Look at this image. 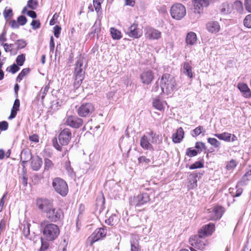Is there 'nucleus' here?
Here are the masks:
<instances>
[{"label": "nucleus", "mask_w": 251, "mask_h": 251, "mask_svg": "<svg viewBox=\"0 0 251 251\" xmlns=\"http://www.w3.org/2000/svg\"><path fill=\"white\" fill-rule=\"evenodd\" d=\"M185 7L182 4L175 3L170 8V14L172 18L176 20L182 19L186 15Z\"/></svg>", "instance_id": "nucleus-9"}, {"label": "nucleus", "mask_w": 251, "mask_h": 251, "mask_svg": "<svg viewBox=\"0 0 251 251\" xmlns=\"http://www.w3.org/2000/svg\"><path fill=\"white\" fill-rule=\"evenodd\" d=\"M72 137L71 130L68 128H64L61 130L58 135V142H57L56 139L55 141H53V147L60 151H62L61 156L63 157L68 154V150L66 148H62L63 146H67L70 142Z\"/></svg>", "instance_id": "nucleus-1"}, {"label": "nucleus", "mask_w": 251, "mask_h": 251, "mask_svg": "<svg viewBox=\"0 0 251 251\" xmlns=\"http://www.w3.org/2000/svg\"><path fill=\"white\" fill-rule=\"evenodd\" d=\"M233 5L230 4L227 2L222 3L220 8V12L223 15L230 14L233 10Z\"/></svg>", "instance_id": "nucleus-25"}, {"label": "nucleus", "mask_w": 251, "mask_h": 251, "mask_svg": "<svg viewBox=\"0 0 251 251\" xmlns=\"http://www.w3.org/2000/svg\"><path fill=\"white\" fill-rule=\"evenodd\" d=\"M207 142L215 148H219L221 145V143L217 139L214 138H208L207 139Z\"/></svg>", "instance_id": "nucleus-40"}, {"label": "nucleus", "mask_w": 251, "mask_h": 251, "mask_svg": "<svg viewBox=\"0 0 251 251\" xmlns=\"http://www.w3.org/2000/svg\"><path fill=\"white\" fill-rule=\"evenodd\" d=\"M31 25L33 29H36L41 26V23L39 20H33L31 23Z\"/></svg>", "instance_id": "nucleus-55"}, {"label": "nucleus", "mask_w": 251, "mask_h": 251, "mask_svg": "<svg viewBox=\"0 0 251 251\" xmlns=\"http://www.w3.org/2000/svg\"><path fill=\"white\" fill-rule=\"evenodd\" d=\"M20 100L18 99H16L14 101L12 109L19 111L20 108Z\"/></svg>", "instance_id": "nucleus-63"}, {"label": "nucleus", "mask_w": 251, "mask_h": 251, "mask_svg": "<svg viewBox=\"0 0 251 251\" xmlns=\"http://www.w3.org/2000/svg\"><path fill=\"white\" fill-rule=\"evenodd\" d=\"M243 24L246 27L251 28V14L248 15L245 17L243 21Z\"/></svg>", "instance_id": "nucleus-44"}, {"label": "nucleus", "mask_w": 251, "mask_h": 251, "mask_svg": "<svg viewBox=\"0 0 251 251\" xmlns=\"http://www.w3.org/2000/svg\"><path fill=\"white\" fill-rule=\"evenodd\" d=\"M237 88L244 98L246 99L251 98V90L246 83H239L237 85Z\"/></svg>", "instance_id": "nucleus-20"}, {"label": "nucleus", "mask_w": 251, "mask_h": 251, "mask_svg": "<svg viewBox=\"0 0 251 251\" xmlns=\"http://www.w3.org/2000/svg\"><path fill=\"white\" fill-rule=\"evenodd\" d=\"M198 154V151L189 148L187 149L186 151V155L189 157H192L196 156Z\"/></svg>", "instance_id": "nucleus-45"}, {"label": "nucleus", "mask_w": 251, "mask_h": 251, "mask_svg": "<svg viewBox=\"0 0 251 251\" xmlns=\"http://www.w3.org/2000/svg\"><path fill=\"white\" fill-rule=\"evenodd\" d=\"M85 68H75V83L80 84L84 78Z\"/></svg>", "instance_id": "nucleus-21"}, {"label": "nucleus", "mask_w": 251, "mask_h": 251, "mask_svg": "<svg viewBox=\"0 0 251 251\" xmlns=\"http://www.w3.org/2000/svg\"><path fill=\"white\" fill-rule=\"evenodd\" d=\"M85 60V58L83 56H82L81 54L79 55V56L77 58V61L75 64V68H85L86 65L83 67V63Z\"/></svg>", "instance_id": "nucleus-36"}, {"label": "nucleus", "mask_w": 251, "mask_h": 251, "mask_svg": "<svg viewBox=\"0 0 251 251\" xmlns=\"http://www.w3.org/2000/svg\"><path fill=\"white\" fill-rule=\"evenodd\" d=\"M205 131L204 127L202 126H199L192 131L191 135L193 137H197L201 133L204 135Z\"/></svg>", "instance_id": "nucleus-34"}, {"label": "nucleus", "mask_w": 251, "mask_h": 251, "mask_svg": "<svg viewBox=\"0 0 251 251\" xmlns=\"http://www.w3.org/2000/svg\"><path fill=\"white\" fill-rule=\"evenodd\" d=\"M110 32L113 39L119 40L122 38L121 32L118 29L111 27L110 28Z\"/></svg>", "instance_id": "nucleus-37"}, {"label": "nucleus", "mask_w": 251, "mask_h": 251, "mask_svg": "<svg viewBox=\"0 0 251 251\" xmlns=\"http://www.w3.org/2000/svg\"><path fill=\"white\" fill-rule=\"evenodd\" d=\"M224 211L225 210L223 206L220 205H216L214 206L212 211L213 215L211 220H217L220 219L224 214Z\"/></svg>", "instance_id": "nucleus-23"}, {"label": "nucleus", "mask_w": 251, "mask_h": 251, "mask_svg": "<svg viewBox=\"0 0 251 251\" xmlns=\"http://www.w3.org/2000/svg\"><path fill=\"white\" fill-rule=\"evenodd\" d=\"M40 226L44 239L48 241L56 240L60 234L59 226L53 223H49L44 220L41 222Z\"/></svg>", "instance_id": "nucleus-2"}, {"label": "nucleus", "mask_w": 251, "mask_h": 251, "mask_svg": "<svg viewBox=\"0 0 251 251\" xmlns=\"http://www.w3.org/2000/svg\"><path fill=\"white\" fill-rule=\"evenodd\" d=\"M194 9L195 13L201 14L203 12V8L210 4L209 0H194Z\"/></svg>", "instance_id": "nucleus-17"}, {"label": "nucleus", "mask_w": 251, "mask_h": 251, "mask_svg": "<svg viewBox=\"0 0 251 251\" xmlns=\"http://www.w3.org/2000/svg\"><path fill=\"white\" fill-rule=\"evenodd\" d=\"M17 22L19 25H24L26 24L27 19L25 16L21 15L17 18Z\"/></svg>", "instance_id": "nucleus-52"}, {"label": "nucleus", "mask_w": 251, "mask_h": 251, "mask_svg": "<svg viewBox=\"0 0 251 251\" xmlns=\"http://www.w3.org/2000/svg\"><path fill=\"white\" fill-rule=\"evenodd\" d=\"M195 148L198 150V152H201L202 150L206 149L205 143L202 142H197L195 144Z\"/></svg>", "instance_id": "nucleus-49"}, {"label": "nucleus", "mask_w": 251, "mask_h": 251, "mask_svg": "<svg viewBox=\"0 0 251 251\" xmlns=\"http://www.w3.org/2000/svg\"><path fill=\"white\" fill-rule=\"evenodd\" d=\"M16 44L17 45V49H21L24 48L26 45V42L23 40H18L16 42Z\"/></svg>", "instance_id": "nucleus-53"}, {"label": "nucleus", "mask_w": 251, "mask_h": 251, "mask_svg": "<svg viewBox=\"0 0 251 251\" xmlns=\"http://www.w3.org/2000/svg\"><path fill=\"white\" fill-rule=\"evenodd\" d=\"M215 230V225L213 223H209L201 226L198 230V234L205 238L206 237L211 236Z\"/></svg>", "instance_id": "nucleus-16"}, {"label": "nucleus", "mask_w": 251, "mask_h": 251, "mask_svg": "<svg viewBox=\"0 0 251 251\" xmlns=\"http://www.w3.org/2000/svg\"><path fill=\"white\" fill-rule=\"evenodd\" d=\"M52 185L55 191L63 197L66 196L69 191L66 182L60 177H55L52 180Z\"/></svg>", "instance_id": "nucleus-7"}, {"label": "nucleus", "mask_w": 251, "mask_h": 251, "mask_svg": "<svg viewBox=\"0 0 251 251\" xmlns=\"http://www.w3.org/2000/svg\"><path fill=\"white\" fill-rule=\"evenodd\" d=\"M42 165V158L38 156L33 157L31 162V167L34 171L39 170Z\"/></svg>", "instance_id": "nucleus-26"}, {"label": "nucleus", "mask_w": 251, "mask_h": 251, "mask_svg": "<svg viewBox=\"0 0 251 251\" xmlns=\"http://www.w3.org/2000/svg\"><path fill=\"white\" fill-rule=\"evenodd\" d=\"M61 28L58 25H55L53 28L54 35L56 38H59Z\"/></svg>", "instance_id": "nucleus-56"}, {"label": "nucleus", "mask_w": 251, "mask_h": 251, "mask_svg": "<svg viewBox=\"0 0 251 251\" xmlns=\"http://www.w3.org/2000/svg\"><path fill=\"white\" fill-rule=\"evenodd\" d=\"M145 31V36L149 40H157L161 38V32L152 27H147Z\"/></svg>", "instance_id": "nucleus-15"}, {"label": "nucleus", "mask_w": 251, "mask_h": 251, "mask_svg": "<svg viewBox=\"0 0 251 251\" xmlns=\"http://www.w3.org/2000/svg\"><path fill=\"white\" fill-rule=\"evenodd\" d=\"M30 69L28 68H24L17 76V81L20 82L24 77L26 76L30 72Z\"/></svg>", "instance_id": "nucleus-35"}, {"label": "nucleus", "mask_w": 251, "mask_h": 251, "mask_svg": "<svg viewBox=\"0 0 251 251\" xmlns=\"http://www.w3.org/2000/svg\"><path fill=\"white\" fill-rule=\"evenodd\" d=\"M150 201V194L147 192H143L130 197L129 203L131 206L139 207L149 203Z\"/></svg>", "instance_id": "nucleus-5"}, {"label": "nucleus", "mask_w": 251, "mask_h": 251, "mask_svg": "<svg viewBox=\"0 0 251 251\" xmlns=\"http://www.w3.org/2000/svg\"><path fill=\"white\" fill-rule=\"evenodd\" d=\"M197 39L196 34L193 32H190L187 34L186 42L187 44L192 46L196 43Z\"/></svg>", "instance_id": "nucleus-28"}, {"label": "nucleus", "mask_w": 251, "mask_h": 251, "mask_svg": "<svg viewBox=\"0 0 251 251\" xmlns=\"http://www.w3.org/2000/svg\"><path fill=\"white\" fill-rule=\"evenodd\" d=\"M95 110L94 105L91 102L82 104L77 109V113L80 117L89 116Z\"/></svg>", "instance_id": "nucleus-11"}, {"label": "nucleus", "mask_w": 251, "mask_h": 251, "mask_svg": "<svg viewBox=\"0 0 251 251\" xmlns=\"http://www.w3.org/2000/svg\"><path fill=\"white\" fill-rule=\"evenodd\" d=\"M152 144H160L162 143V139L159 134L152 130H151L141 137L140 141L141 147L146 150H153Z\"/></svg>", "instance_id": "nucleus-3"}, {"label": "nucleus", "mask_w": 251, "mask_h": 251, "mask_svg": "<svg viewBox=\"0 0 251 251\" xmlns=\"http://www.w3.org/2000/svg\"><path fill=\"white\" fill-rule=\"evenodd\" d=\"M183 73L190 78H193V73L191 66V61L184 62L183 64Z\"/></svg>", "instance_id": "nucleus-27"}, {"label": "nucleus", "mask_w": 251, "mask_h": 251, "mask_svg": "<svg viewBox=\"0 0 251 251\" xmlns=\"http://www.w3.org/2000/svg\"><path fill=\"white\" fill-rule=\"evenodd\" d=\"M25 61V56L24 54L19 55L16 58L17 65L19 66H23Z\"/></svg>", "instance_id": "nucleus-41"}, {"label": "nucleus", "mask_w": 251, "mask_h": 251, "mask_svg": "<svg viewBox=\"0 0 251 251\" xmlns=\"http://www.w3.org/2000/svg\"><path fill=\"white\" fill-rule=\"evenodd\" d=\"M101 28L100 24L96 22L92 27V31L89 33V35L91 37H94L96 35L98 37V34L100 32Z\"/></svg>", "instance_id": "nucleus-31"}, {"label": "nucleus", "mask_w": 251, "mask_h": 251, "mask_svg": "<svg viewBox=\"0 0 251 251\" xmlns=\"http://www.w3.org/2000/svg\"><path fill=\"white\" fill-rule=\"evenodd\" d=\"M191 179L189 180L190 185H188L190 189H194L197 186V174H191L190 175Z\"/></svg>", "instance_id": "nucleus-32"}, {"label": "nucleus", "mask_w": 251, "mask_h": 251, "mask_svg": "<svg viewBox=\"0 0 251 251\" xmlns=\"http://www.w3.org/2000/svg\"><path fill=\"white\" fill-rule=\"evenodd\" d=\"M46 217L50 222L55 223L63 220L64 214L62 209L54 207L53 205L46 212Z\"/></svg>", "instance_id": "nucleus-6"}, {"label": "nucleus", "mask_w": 251, "mask_h": 251, "mask_svg": "<svg viewBox=\"0 0 251 251\" xmlns=\"http://www.w3.org/2000/svg\"><path fill=\"white\" fill-rule=\"evenodd\" d=\"M140 78L142 83L145 85L150 84L154 78V74L150 69L145 70L140 75Z\"/></svg>", "instance_id": "nucleus-14"}, {"label": "nucleus", "mask_w": 251, "mask_h": 251, "mask_svg": "<svg viewBox=\"0 0 251 251\" xmlns=\"http://www.w3.org/2000/svg\"><path fill=\"white\" fill-rule=\"evenodd\" d=\"M49 243L48 242V241H41V246L40 248L39 251H45L49 248Z\"/></svg>", "instance_id": "nucleus-50"}, {"label": "nucleus", "mask_w": 251, "mask_h": 251, "mask_svg": "<svg viewBox=\"0 0 251 251\" xmlns=\"http://www.w3.org/2000/svg\"><path fill=\"white\" fill-rule=\"evenodd\" d=\"M29 140L31 142L37 143L39 142V136L37 134H33L29 136Z\"/></svg>", "instance_id": "nucleus-54"}, {"label": "nucleus", "mask_w": 251, "mask_h": 251, "mask_svg": "<svg viewBox=\"0 0 251 251\" xmlns=\"http://www.w3.org/2000/svg\"><path fill=\"white\" fill-rule=\"evenodd\" d=\"M65 124L73 128H78L83 125V120L77 116L71 115L66 118Z\"/></svg>", "instance_id": "nucleus-13"}, {"label": "nucleus", "mask_w": 251, "mask_h": 251, "mask_svg": "<svg viewBox=\"0 0 251 251\" xmlns=\"http://www.w3.org/2000/svg\"><path fill=\"white\" fill-rule=\"evenodd\" d=\"M23 232L24 236L25 237H27L29 235V225L28 224L26 226L24 225Z\"/></svg>", "instance_id": "nucleus-59"}, {"label": "nucleus", "mask_w": 251, "mask_h": 251, "mask_svg": "<svg viewBox=\"0 0 251 251\" xmlns=\"http://www.w3.org/2000/svg\"><path fill=\"white\" fill-rule=\"evenodd\" d=\"M126 34L130 37L137 39L142 35V31L141 29L138 27V24L134 23L128 28V30Z\"/></svg>", "instance_id": "nucleus-18"}, {"label": "nucleus", "mask_w": 251, "mask_h": 251, "mask_svg": "<svg viewBox=\"0 0 251 251\" xmlns=\"http://www.w3.org/2000/svg\"><path fill=\"white\" fill-rule=\"evenodd\" d=\"M44 162L45 170H49L50 169H51L53 168L54 164L50 159L46 158L44 159Z\"/></svg>", "instance_id": "nucleus-42"}, {"label": "nucleus", "mask_w": 251, "mask_h": 251, "mask_svg": "<svg viewBox=\"0 0 251 251\" xmlns=\"http://www.w3.org/2000/svg\"><path fill=\"white\" fill-rule=\"evenodd\" d=\"M244 5L246 9L249 12L251 13V0H245Z\"/></svg>", "instance_id": "nucleus-60"}, {"label": "nucleus", "mask_w": 251, "mask_h": 251, "mask_svg": "<svg viewBox=\"0 0 251 251\" xmlns=\"http://www.w3.org/2000/svg\"><path fill=\"white\" fill-rule=\"evenodd\" d=\"M184 137V131L182 127L177 128L176 132L172 135V140L175 143H180Z\"/></svg>", "instance_id": "nucleus-22"}, {"label": "nucleus", "mask_w": 251, "mask_h": 251, "mask_svg": "<svg viewBox=\"0 0 251 251\" xmlns=\"http://www.w3.org/2000/svg\"><path fill=\"white\" fill-rule=\"evenodd\" d=\"M229 192L233 197H237L241 195L243 192V189L241 188H238L237 185L235 189L230 188L229 189Z\"/></svg>", "instance_id": "nucleus-33"}, {"label": "nucleus", "mask_w": 251, "mask_h": 251, "mask_svg": "<svg viewBox=\"0 0 251 251\" xmlns=\"http://www.w3.org/2000/svg\"><path fill=\"white\" fill-rule=\"evenodd\" d=\"M238 164V162L233 159H232L229 161L227 162L226 166V169L227 170H232L236 168Z\"/></svg>", "instance_id": "nucleus-38"}, {"label": "nucleus", "mask_w": 251, "mask_h": 251, "mask_svg": "<svg viewBox=\"0 0 251 251\" xmlns=\"http://www.w3.org/2000/svg\"><path fill=\"white\" fill-rule=\"evenodd\" d=\"M37 0H29L27 6L31 9H35L38 6Z\"/></svg>", "instance_id": "nucleus-46"}, {"label": "nucleus", "mask_w": 251, "mask_h": 251, "mask_svg": "<svg viewBox=\"0 0 251 251\" xmlns=\"http://www.w3.org/2000/svg\"><path fill=\"white\" fill-rule=\"evenodd\" d=\"M176 86L177 83L174 76L168 73L162 75L160 78V86L163 93L171 94Z\"/></svg>", "instance_id": "nucleus-4"}, {"label": "nucleus", "mask_w": 251, "mask_h": 251, "mask_svg": "<svg viewBox=\"0 0 251 251\" xmlns=\"http://www.w3.org/2000/svg\"><path fill=\"white\" fill-rule=\"evenodd\" d=\"M20 70L19 66L16 64L8 67L6 69V71L10 72L12 74H15Z\"/></svg>", "instance_id": "nucleus-43"}, {"label": "nucleus", "mask_w": 251, "mask_h": 251, "mask_svg": "<svg viewBox=\"0 0 251 251\" xmlns=\"http://www.w3.org/2000/svg\"><path fill=\"white\" fill-rule=\"evenodd\" d=\"M189 243L192 247L203 251L208 242L205 238L198 234L191 236L189 239Z\"/></svg>", "instance_id": "nucleus-8"}, {"label": "nucleus", "mask_w": 251, "mask_h": 251, "mask_svg": "<svg viewBox=\"0 0 251 251\" xmlns=\"http://www.w3.org/2000/svg\"><path fill=\"white\" fill-rule=\"evenodd\" d=\"M106 233V227L98 228L87 238V243L90 246L92 247L95 242L105 237Z\"/></svg>", "instance_id": "nucleus-10"}, {"label": "nucleus", "mask_w": 251, "mask_h": 251, "mask_svg": "<svg viewBox=\"0 0 251 251\" xmlns=\"http://www.w3.org/2000/svg\"><path fill=\"white\" fill-rule=\"evenodd\" d=\"M206 28L209 32L216 33L219 31L220 26L217 22L210 21L206 24Z\"/></svg>", "instance_id": "nucleus-24"}, {"label": "nucleus", "mask_w": 251, "mask_h": 251, "mask_svg": "<svg viewBox=\"0 0 251 251\" xmlns=\"http://www.w3.org/2000/svg\"><path fill=\"white\" fill-rule=\"evenodd\" d=\"M138 161L140 163H146V164H149L151 160L149 158H147L145 156H142L138 158Z\"/></svg>", "instance_id": "nucleus-58"}, {"label": "nucleus", "mask_w": 251, "mask_h": 251, "mask_svg": "<svg viewBox=\"0 0 251 251\" xmlns=\"http://www.w3.org/2000/svg\"><path fill=\"white\" fill-rule=\"evenodd\" d=\"M3 15L6 20H9L13 15L12 10L11 8L6 7L3 11Z\"/></svg>", "instance_id": "nucleus-39"}, {"label": "nucleus", "mask_w": 251, "mask_h": 251, "mask_svg": "<svg viewBox=\"0 0 251 251\" xmlns=\"http://www.w3.org/2000/svg\"><path fill=\"white\" fill-rule=\"evenodd\" d=\"M8 127V124L6 121H2L0 122V130L1 131L6 130Z\"/></svg>", "instance_id": "nucleus-61"}, {"label": "nucleus", "mask_w": 251, "mask_h": 251, "mask_svg": "<svg viewBox=\"0 0 251 251\" xmlns=\"http://www.w3.org/2000/svg\"><path fill=\"white\" fill-rule=\"evenodd\" d=\"M204 166L203 164L200 161H196L189 166L190 170H194L195 169L201 168Z\"/></svg>", "instance_id": "nucleus-48"}, {"label": "nucleus", "mask_w": 251, "mask_h": 251, "mask_svg": "<svg viewBox=\"0 0 251 251\" xmlns=\"http://www.w3.org/2000/svg\"><path fill=\"white\" fill-rule=\"evenodd\" d=\"M214 136L217 137L219 139L223 140L225 142H230L231 138V133L224 132L222 133H216Z\"/></svg>", "instance_id": "nucleus-29"}, {"label": "nucleus", "mask_w": 251, "mask_h": 251, "mask_svg": "<svg viewBox=\"0 0 251 251\" xmlns=\"http://www.w3.org/2000/svg\"><path fill=\"white\" fill-rule=\"evenodd\" d=\"M102 2V0H93V5L97 12H99L101 10Z\"/></svg>", "instance_id": "nucleus-47"}, {"label": "nucleus", "mask_w": 251, "mask_h": 251, "mask_svg": "<svg viewBox=\"0 0 251 251\" xmlns=\"http://www.w3.org/2000/svg\"><path fill=\"white\" fill-rule=\"evenodd\" d=\"M119 220V218L117 215L116 214H112L105 220V223L108 225L114 226L118 224Z\"/></svg>", "instance_id": "nucleus-30"}, {"label": "nucleus", "mask_w": 251, "mask_h": 251, "mask_svg": "<svg viewBox=\"0 0 251 251\" xmlns=\"http://www.w3.org/2000/svg\"><path fill=\"white\" fill-rule=\"evenodd\" d=\"M167 104V102L161 100L159 97L152 99V105L153 107L161 112H164L165 105Z\"/></svg>", "instance_id": "nucleus-19"}, {"label": "nucleus", "mask_w": 251, "mask_h": 251, "mask_svg": "<svg viewBox=\"0 0 251 251\" xmlns=\"http://www.w3.org/2000/svg\"><path fill=\"white\" fill-rule=\"evenodd\" d=\"M140 250V247L138 243H134L131 241V251H139Z\"/></svg>", "instance_id": "nucleus-57"}, {"label": "nucleus", "mask_w": 251, "mask_h": 251, "mask_svg": "<svg viewBox=\"0 0 251 251\" xmlns=\"http://www.w3.org/2000/svg\"><path fill=\"white\" fill-rule=\"evenodd\" d=\"M36 205L42 212H46L53 205V200L47 198H39L36 200Z\"/></svg>", "instance_id": "nucleus-12"}, {"label": "nucleus", "mask_w": 251, "mask_h": 251, "mask_svg": "<svg viewBox=\"0 0 251 251\" xmlns=\"http://www.w3.org/2000/svg\"><path fill=\"white\" fill-rule=\"evenodd\" d=\"M2 45L3 46L4 50L6 52H10L12 51L13 44H8L7 43H5L2 44Z\"/></svg>", "instance_id": "nucleus-62"}, {"label": "nucleus", "mask_w": 251, "mask_h": 251, "mask_svg": "<svg viewBox=\"0 0 251 251\" xmlns=\"http://www.w3.org/2000/svg\"><path fill=\"white\" fill-rule=\"evenodd\" d=\"M9 25L13 28H17L19 27V25L17 21L11 20L9 23Z\"/></svg>", "instance_id": "nucleus-64"}, {"label": "nucleus", "mask_w": 251, "mask_h": 251, "mask_svg": "<svg viewBox=\"0 0 251 251\" xmlns=\"http://www.w3.org/2000/svg\"><path fill=\"white\" fill-rule=\"evenodd\" d=\"M234 6L236 10L238 12H240L243 9V3L240 0H236L234 1Z\"/></svg>", "instance_id": "nucleus-51"}]
</instances>
